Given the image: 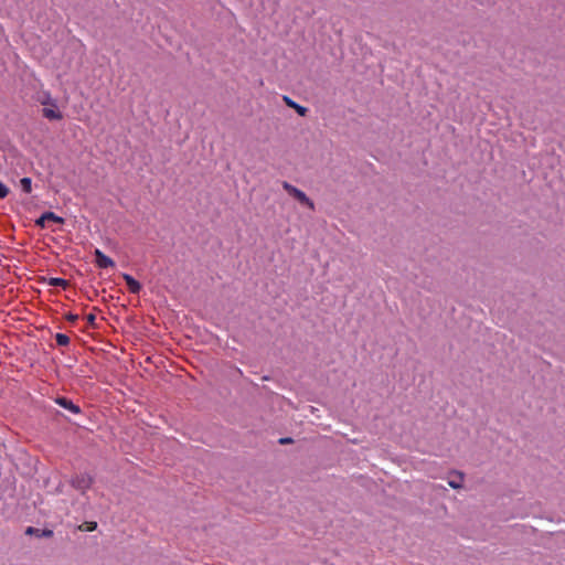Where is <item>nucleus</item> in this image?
I'll return each mask as SVG.
<instances>
[{"label":"nucleus","mask_w":565,"mask_h":565,"mask_svg":"<svg viewBox=\"0 0 565 565\" xmlns=\"http://www.w3.org/2000/svg\"><path fill=\"white\" fill-rule=\"evenodd\" d=\"M32 532H33V529L32 527H28L26 533L29 534V533H32Z\"/></svg>","instance_id":"obj_20"},{"label":"nucleus","mask_w":565,"mask_h":565,"mask_svg":"<svg viewBox=\"0 0 565 565\" xmlns=\"http://www.w3.org/2000/svg\"><path fill=\"white\" fill-rule=\"evenodd\" d=\"M85 318H89V319H93L95 318L93 313H88Z\"/></svg>","instance_id":"obj_19"},{"label":"nucleus","mask_w":565,"mask_h":565,"mask_svg":"<svg viewBox=\"0 0 565 565\" xmlns=\"http://www.w3.org/2000/svg\"><path fill=\"white\" fill-rule=\"evenodd\" d=\"M41 105L44 106L42 113L43 116L49 120H61L63 118L62 113L57 108L56 100L52 98L51 94L45 92L40 97Z\"/></svg>","instance_id":"obj_1"},{"label":"nucleus","mask_w":565,"mask_h":565,"mask_svg":"<svg viewBox=\"0 0 565 565\" xmlns=\"http://www.w3.org/2000/svg\"><path fill=\"white\" fill-rule=\"evenodd\" d=\"M89 322H92V324L95 326V320L94 319H90Z\"/></svg>","instance_id":"obj_21"},{"label":"nucleus","mask_w":565,"mask_h":565,"mask_svg":"<svg viewBox=\"0 0 565 565\" xmlns=\"http://www.w3.org/2000/svg\"><path fill=\"white\" fill-rule=\"evenodd\" d=\"M8 188L0 181V199H3L8 195Z\"/></svg>","instance_id":"obj_13"},{"label":"nucleus","mask_w":565,"mask_h":565,"mask_svg":"<svg viewBox=\"0 0 565 565\" xmlns=\"http://www.w3.org/2000/svg\"><path fill=\"white\" fill-rule=\"evenodd\" d=\"M284 102L286 103V105L292 109H295L297 111L298 115L300 116H306L307 114V108L297 104L295 100H292L290 97L288 96H284L282 97Z\"/></svg>","instance_id":"obj_7"},{"label":"nucleus","mask_w":565,"mask_h":565,"mask_svg":"<svg viewBox=\"0 0 565 565\" xmlns=\"http://www.w3.org/2000/svg\"><path fill=\"white\" fill-rule=\"evenodd\" d=\"M462 480H463V475L459 472L458 473V479L457 480H449L448 484L452 489H461L462 488Z\"/></svg>","instance_id":"obj_11"},{"label":"nucleus","mask_w":565,"mask_h":565,"mask_svg":"<svg viewBox=\"0 0 565 565\" xmlns=\"http://www.w3.org/2000/svg\"><path fill=\"white\" fill-rule=\"evenodd\" d=\"M55 339L58 345H66L70 341L68 337L63 333H57Z\"/></svg>","instance_id":"obj_12"},{"label":"nucleus","mask_w":565,"mask_h":565,"mask_svg":"<svg viewBox=\"0 0 565 565\" xmlns=\"http://www.w3.org/2000/svg\"><path fill=\"white\" fill-rule=\"evenodd\" d=\"M94 254L96 257V265L99 268H108V267L115 266L114 260L110 257H108L107 255H105L102 250L95 249Z\"/></svg>","instance_id":"obj_4"},{"label":"nucleus","mask_w":565,"mask_h":565,"mask_svg":"<svg viewBox=\"0 0 565 565\" xmlns=\"http://www.w3.org/2000/svg\"><path fill=\"white\" fill-rule=\"evenodd\" d=\"M282 188L289 195L295 198L300 204L307 206L311 211L315 210V203L313 201L300 189L294 186L287 181L282 182Z\"/></svg>","instance_id":"obj_2"},{"label":"nucleus","mask_w":565,"mask_h":565,"mask_svg":"<svg viewBox=\"0 0 565 565\" xmlns=\"http://www.w3.org/2000/svg\"><path fill=\"white\" fill-rule=\"evenodd\" d=\"M93 483V479L88 475H77L72 479V486L81 491H86Z\"/></svg>","instance_id":"obj_3"},{"label":"nucleus","mask_w":565,"mask_h":565,"mask_svg":"<svg viewBox=\"0 0 565 565\" xmlns=\"http://www.w3.org/2000/svg\"><path fill=\"white\" fill-rule=\"evenodd\" d=\"M52 534H53V532L51 530L43 532L44 536H51Z\"/></svg>","instance_id":"obj_17"},{"label":"nucleus","mask_w":565,"mask_h":565,"mask_svg":"<svg viewBox=\"0 0 565 565\" xmlns=\"http://www.w3.org/2000/svg\"><path fill=\"white\" fill-rule=\"evenodd\" d=\"M64 318L73 319V318H78V316L70 313V315H66Z\"/></svg>","instance_id":"obj_18"},{"label":"nucleus","mask_w":565,"mask_h":565,"mask_svg":"<svg viewBox=\"0 0 565 565\" xmlns=\"http://www.w3.org/2000/svg\"><path fill=\"white\" fill-rule=\"evenodd\" d=\"M96 527H97V523L96 522H89L85 530L86 531H94V530H96Z\"/></svg>","instance_id":"obj_14"},{"label":"nucleus","mask_w":565,"mask_h":565,"mask_svg":"<svg viewBox=\"0 0 565 565\" xmlns=\"http://www.w3.org/2000/svg\"><path fill=\"white\" fill-rule=\"evenodd\" d=\"M42 221H53V222H56V223H63V218L55 215L54 213L52 212H46L42 215Z\"/></svg>","instance_id":"obj_10"},{"label":"nucleus","mask_w":565,"mask_h":565,"mask_svg":"<svg viewBox=\"0 0 565 565\" xmlns=\"http://www.w3.org/2000/svg\"><path fill=\"white\" fill-rule=\"evenodd\" d=\"M20 185L23 192L30 193L32 191V180L30 178H22Z\"/></svg>","instance_id":"obj_9"},{"label":"nucleus","mask_w":565,"mask_h":565,"mask_svg":"<svg viewBox=\"0 0 565 565\" xmlns=\"http://www.w3.org/2000/svg\"><path fill=\"white\" fill-rule=\"evenodd\" d=\"M46 222H47V221H42V216H41V217L36 221V224H38L39 226L44 227Z\"/></svg>","instance_id":"obj_16"},{"label":"nucleus","mask_w":565,"mask_h":565,"mask_svg":"<svg viewBox=\"0 0 565 565\" xmlns=\"http://www.w3.org/2000/svg\"><path fill=\"white\" fill-rule=\"evenodd\" d=\"M49 285L53 287L66 288L68 286V281L63 278H50Z\"/></svg>","instance_id":"obj_8"},{"label":"nucleus","mask_w":565,"mask_h":565,"mask_svg":"<svg viewBox=\"0 0 565 565\" xmlns=\"http://www.w3.org/2000/svg\"><path fill=\"white\" fill-rule=\"evenodd\" d=\"M122 278L125 279L127 287L131 294H139L141 290V285L132 276L128 274H122Z\"/></svg>","instance_id":"obj_5"},{"label":"nucleus","mask_w":565,"mask_h":565,"mask_svg":"<svg viewBox=\"0 0 565 565\" xmlns=\"http://www.w3.org/2000/svg\"><path fill=\"white\" fill-rule=\"evenodd\" d=\"M279 443H280L281 445L290 444V443H292V439H291V438H289V437H285V438H280V439H279Z\"/></svg>","instance_id":"obj_15"},{"label":"nucleus","mask_w":565,"mask_h":565,"mask_svg":"<svg viewBox=\"0 0 565 565\" xmlns=\"http://www.w3.org/2000/svg\"><path fill=\"white\" fill-rule=\"evenodd\" d=\"M56 403L73 414H78L81 412V408L76 404L65 397L56 398Z\"/></svg>","instance_id":"obj_6"}]
</instances>
